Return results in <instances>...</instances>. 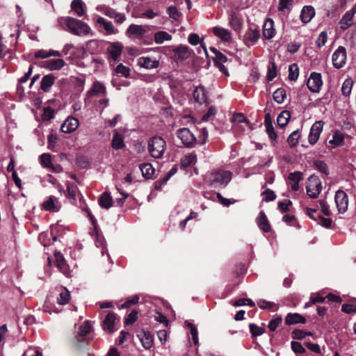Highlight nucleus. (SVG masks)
Here are the masks:
<instances>
[{
	"label": "nucleus",
	"instance_id": "nucleus-1",
	"mask_svg": "<svg viewBox=\"0 0 356 356\" xmlns=\"http://www.w3.org/2000/svg\"><path fill=\"white\" fill-rule=\"evenodd\" d=\"M57 23L60 29L78 36L87 35L91 31V29L88 24L71 17H59Z\"/></svg>",
	"mask_w": 356,
	"mask_h": 356
},
{
	"label": "nucleus",
	"instance_id": "nucleus-2",
	"mask_svg": "<svg viewBox=\"0 0 356 356\" xmlns=\"http://www.w3.org/2000/svg\"><path fill=\"white\" fill-rule=\"evenodd\" d=\"M232 174L228 170H219L206 175V184L214 188L225 187L231 181Z\"/></svg>",
	"mask_w": 356,
	"mask_h": 356
},
{
	"label": "nucleus",
	"instance_id": "nucleus-3",
	"mask_svg": "<svg viewBox=\"0 0 356 356\" xmlns=\"http://www.w3.org/2000/svg\"><path fill=\"white\" fill-rule=\"evenodd\" d=\"M147 149L152 157L161 159L166 149V143L163 138L154 136L149 140Z\"/></svg>",
	"mask_w": 356,
	"mask_h": 356
},
{
	"label": "nucleus",
	"instance_id": "nucleus-4",
	"mask_svg": "<svg viewBox=\"0 0 356 356\" xmlns=\"http://www.w3.org/2000/svg\"><path fill=\"white\" fill-rule=\"evenodd\" d=\"M322 191V184L320 179L314 175H311L307 182V194L311 198H316Z\"/></svg>",
	"mask_w": 356,
	"mask_h": 356
},
{
	"label": "nucleus",
	"instance_id": "nucleus-5",
	"mask_svg": "<svg viewBox=\"0 0 356 356\" xmlns=\"http://www.w3.org/2000/svg\"><path fill=\"white\" fill-rule=\"evenodd\" d=\"M177 136L181 140L182 144L188 148L195 147L197 143V139L188 128L178 129Z\"/></svg>",
	"mask_w": 356,
	"mask_h": 356
},
{
	"label": "nucleus",
	"instance_id": "nucleus-6",
	"mask_svg": "<svg viewBox=\"0 0 356 356\" xmlns=\"http://www.w3.org/2000/svg\"><path fill=\"white\" fill-rule=\"evenodd\" d=\"M150 26L138 25L132 24L126 31V35L128 38L141 39L145 34L150 31Z\"/></svg>",
	"mask_w": 356,
	"mask_h": 356
},
{
	"label": "nucleus",
	"instance_id": "nucleus-7",
	"mask_svg": "<svg viewBox=\"0 0 356 356\" xmlns=\"http://www.w3.org/2000/svg\"><path fill=\"white\" fill-rule=\"evenodd\" d=\"M124 47L120 42H109L106 48L108 59L114 62L120 60Z\"/></svg>",
	"mask_w": 356,
	"mask_h": 356
},
{
	"label": "nucleus",
	"instance_id": "nucleus-8",
	"mask_svg": "<svg viewBox=\"0 0 356 356\" xmlns=\"http://www.w3.org/2000/svg\"><path fill=\"white\" fill-rule=\"evenodd\" d=\"M332 64L337 69H340L346 61V50L345 47L340 46L333 53L332 56Z\"/></svg>",
	"mask_w": 356,
	"mask_h": 356
},
{
	"label": "nucleus",
	"instance_id": "nucleus-9",
	"mask_svg": "<svg viewBox=\"0 0 356 356\" xmlns=\"http://www.w3.org/2000/svg\"><path fill=\"white\" fill-rule=\"evenodd\" d=\"M323 85L321 74L312 72L307 81L308 89L312 92H319Z\"/></svg>",
	"mask_w": 356,
	"mask_h": 356
},
{
	"label": "nucleus",
	"instance_id": "nucleus-10",
	"mask_svg": "<svg viewBox=\"0 0 356 356\" xmlns=\"http://www.w3.org/2000/svg\"><path fill=\"white\" fill-rule=\"evenodd\" d=\"M334 200L338 211L341 213H345L348 207V197L346 193L342 190H338L335 193Z\"/></svg>",
	"mask_w": 356,
	"mask_h": 356
},
{
	"label": "nucleus",
	"instance_id": "nucleus-11",
	"mask_svg": "<svg viewBox=\"0 0 356 356\" xmlns=\"http://www.w3.org/2000/svg\"><path fill=\"white\" fill-rule=\"evenodd\" d=\"M323 129V122L322 121H316L311 127L308 136L309 143L314 145L319 139L320 135Z\"/></svg>",
	"mask_w": 356,
	"mask_h": 356
},
{
	"label": "nucleus",
	"instance_id": "nucleus-12",
	"mask_svg": "<svg viewBox=\"0 0 356 356\" xmlns=\"http://www.w3.org/2000/svg\"><path fill=\"white\" fill-rule=\"evenodd\" d=\"M137 64L142 68L152 70L159 66V60L150 56H141L137 59Z\"/></svg>",
	"mask_w": 356,
	"mask_h": 356
},
{
	"label": "nucleus",
	"instance_id": "nucleus-13",
	"mask_svg": "<svg viewBox=\"0 0 356 356\" xmlns=\"http://www.w3.org/2000/svg\"><path fill=\"white\" fill-rule=\"evenodd\" d=\"M96 22L102 28L104 29L106 35H114L118 33V29H116L112 24L111 22L106 20L102 17H97Z\"/></svg>",
	"mask_w": 356,
	"mask_h": 356
},
{
	"label": "nucleus",
	"instance_id": "nucleus-14",
	"mask_svg": "<svg viewBox=\"0 0 356 356\" xmlns=\"http://www.w3.org/2000/svg\"><path fill=\"white\" fill-rule=\"evenodd\" d=\"M42 207L46 211L56 212L60 209L61 204L58 198L51 195L45 201L43 202Z\"/></svg>",
	"mask_w": 356,
	"mask_h": 356
},
{
	"label": "nucleus",
	"instance_id": "nucleus-15",
	"mask_svg": "<svg viewBox=\"0 0 356 356\" xmlns=\"http://www.w3.org/2000/svg\"><path fill=\"white\" fill-rule=\"evenodd\" d=\"M79 120L74 117H68L61 125V131L63 133H72L79 127Z\"/></svg>",
	"mask_w": 356,
	"mask_h": 356
},
{
	"label": "nucleus",
	"instance_id": "nucleus-16",
	"mask_svg": "<svg viewBox=\"0 0 356 356\" xmlns=\"http://www.w3.org/2000/svg\"><path fill=\"white\" fill-rule=\"evenodd\" d=\"M106 92V89L105 86L98 81H96L93 83L91 88L87 92V96L88 97L93 96H100L104 95Z\"/></svg>",
	"mask_w": 356,
	"mask_h": 356
},
{
	"label": "nucleus",
	"instance_id": "nucleus-17",
	"mask_svg": "<svg viewBox=\"0 0 356 356\" xmlns=\"http://www.w3.org/2000/svg\"><path fill=\"white\" fill-rule=\"evenodd\" d=\"M356 6L351 10L347 11L339 22L340 28L342 30H346L350 27L353 24V18L355 13Z\"/></svg>",
	"mask_w": 356,
	"mask_h": 356
},
{
	"label": "nucleus",
	"instance_id": "nucleus-18",
	"mask_svg": "<svg viewBox=\"0 0 356 356\" xmlns=\"http://www.w3.org/2000/svg\"><path fill=\"white\" fill-rule=\"evenodd\" d=\"M213 33L224 42H229L232 39L231 32L225 28L215 26L212 29Z\"/></svg>",
	"mask_w": 356,
	"mask_h": 356
},
{
	"label": "nucleus",
	"instance_id": "nucleus-19",
	"mask_svg": "<svg viewBox=\"0 0 356 356\" xmlns=\"http://www.w3.org/2000/svg\"><path fill=\"white\" fill-rule=\"evenodd\" d=\"M314 15V8L312 6H305L301 10L300 19L304 24H307L312 19Z\"/></svg>",
	"mask_w": 356,
	"mask_h": 356
},
{
	"label": "nucleus",
	"instance_id": "nucleus-20",
	"mask_svg": "<svg viewBox=\"0 0 356 356\" xmlns=\"http://www.w3.org/2000/svg\"><path fill=\"white\" fill-rule=\"evenodd\" d=\"M138 337L140 338V341L144 348L148 350L150 349L153 345L154 336L148 331H144Z\"/></svg>",
	"mask_w": 356,
	"mask_h": 356
},
{
	"label": "nucleus",
	"instance_id": "nucleus-21",
	"mask_svg": "<svg viewBox=\"0 0 356 356\" xmlns=\"http://www.w3.org/2000/svg\"><path fill=\"white\" fill-rule=\"evenodd\" d=\"M274 22L272 19H267L264 24L263 35L266 39H271L275 36Z\"/></svg>",
	"mask_w": 356,
	"mask_h": 356
},
{
	"label": "nucleus",
	"instance_id": "nucleus-22",
	"mask_svg": "<svg viewBox=\"0 0 356 356\" xmlns=\"http://www.w3.org/2000/svg\"><path fill=\"white\" fill-rule=\"evenodd\" d=\"M264 124L266 127V131L271 140L275 141L277 139V134L274 129L272 120L269 113L266 114L264 120Z\"/></svg>",
	"mask_w": 356,
	"mask_h": 356
},
{
	"label": "nucleus",
	"instance_id": "nucleus-23",
	"mask_svg": "<svg viewBox=\"0 0 356 356\" xmlns=\"http://www.w3.org/2000/svg\"><path fill=\"white\" fill-rule=\"evenodd\" d=\"M63 59L56 58L50 59L45 62L44 67L50 71L59 70L65 65Z\"/></svg>",
	"mask_w": 356,
	"mask_h": 356
},
{
	"label": "nucleus",
	"instance_id": "nucleus-24",
	"mask_svg": "<svg viewBox=\"0 0 356 356\" xmlns=\"http://www.w3.org/2000/svg\"><path fill=\"white\" fill-rule=\"evenodd\" d=\"M51 56L60 57V56H61V53L59 51L53 50V49H49V50L39 49V50L36 51L34 54V57L35 58L44 59V58H49Z\"/></svg>",
	"mask_w": 356,
	"mask_h": 356
},
{
	"label": "nucleus",
	"instance_id": "nucleus-25",
	"mask_svg": "<svg viewBox=\"0 0 356 356\" xmlns=\"http://www.w3.org/2000/svg\"><path fill=\"white\" fill-rule=\"evenodd\" d=\"M229 24L236 31H240L241 29V19L234 11H231L229 15Z\"/></svg>",
	"mask_w": 356,
	"mask_h": 356
},
{
	"label": "nucleus",
	"instance_id": "nucleus-26",
	"mask_svg": "<svg viewBox=\"0 0 356 356\" xmlns=\"http://www.w3.org/2000/svg\"><path fill=\"white\" fill-rule=\"evenodd\" d=\"M193 97L196 102L202 104L207 102V95L203 86H197L193 91Z\"/></svg>",
	"mask_w": 356,
	"mask_h": 356
},
{
	"label": "nucleus",
	"instance_id": "nucleus-27",
	"mask_svg": "<svg viewBox=\"0 0 356 356\" xmlns=\"http://www.w3.org/2000/svg\"><path fill=\"white\" fill-rule=\"evenodd\" d=\"M174 51L177 58L181 60L188 58L191 55V51L185 45H179Z\"/></svg>",
	"mask_w": 356,
	"mask_h": 356
},
{
	"label": "nucleus",
	"instance_id": "nucleus-28",
	"mask_svg": "<svg viewBox=\"0 0 356 356\" xmlns=\"http://www.w3.org/2000/svg\"><path fill=\"white\" fill-rule=\"evenodd\" d=\"M98 203L102 209H108L111 208L113 205V199L110 193L108 192L103 193L98 200Z\"/></svg>",
	"mask_w": 356,
	"mask_h": 356
},
{
	"label": "nucleus",
	"instance_id": "nucleus-29",
	"mask_svg": "<svg viewBox=\"0 0 356 356\" xmlns=\"http://www.w3.org/2000/svg\"><path fill=\"white\" fill-rule=\"evenodd\" d=\"M257 222L259 227L264 232H268L270 230V225L264 211H260L257 218Z\"/></svg>",
	"mask_w": 356,
	"mask_h": 356
},
{
	"label": "nucleus",
	"instance_id": "nucleus-30",
	"mask_svg": "<svg viewBox=\"0 0 356 356\" xmlns=\"http://www.w3.org/2000/svg\"><path fill=\"white\" fill-rule=\"evenodd\" d=\"M305 318L298 313L288 314L285 318L286 325L305 323Z\"/></svg>",
	"mask_w": 356,
	"mask_h": 356
},
{
	"label": "nucleus",
	"instance_id": "nucleus-31",
	"mask_svg": "<svg viewBox=\"0 0 356 356\" xmlns=\"http://www.w3.org/2000/svg\"><path fill=\"white\" fill-rule=\"evenodd\" d=\"M55 77L52 74L45 75L42 78L40 88L44 92H49L54 83Z\"/></svg>",
	"mask_w": 356,
	"mask_h": 356
},
{
	"label": "nucleus",
	"instance_id": "nucleus-32",
	"mask_svg": "<svg viewBox=\"0 0 356 356\" xmlns=\"http://www.w3.org/2000/svg\"><path fill=\"white\" fill-rule=\"evenodd\" d=\"M71 8L79 17H82L86 13V4L82 0H73L71 3Z\"/></svg>",
	"mask_w": 356,
	"mask_h": 356
},
{
	"label": "nucleus",
	"instance_id": "nucleus-33",
	"mask_svg": "<svg viewBox=\"0 0 356 356\" xmlns=\"http://www.w3.org/2000/svg\"><path fill=\"white\" fill-rule=\"evenodd\" d=\"M116 320L115 314L113 313H109L106 315L104 322L103 327L104 330H108L109 332H113V325Z\"/></svg>",
	"mask_w": 356,
	"mask_h": 356
},
{
	"label": "nucleus",
	"instance_id": "nucleus-34",
	"mask_svg": "<svg viewBox=\"0 0 356 356\" xmlns=\"http://www.w3.org/2000/svg\"><path fill=\"white\" fill-rule=\"evenodd\" d=\"M260 38V33L257 29H250L245 35L246 42L254 44Z\"/></svg>",
	"mask_w": 356,
	"mask_h": 356
},
{
	"label": "nucleus",
	"instance_id": "nucleus-35",
	"mask_svg": "<svg viewBox=\"0 0 356 356\" xmlns=\"http://www.w3.org/2000/svg\"><path fill=\"white\" fill-rule=\"evenodd\" d=\"M70 299V293L65 287H61L59 291V296L57 298V302L59 305H66Z\"/></svg>",
	"mask_w": 356,
	"mask_h": 356
},
{
	"label": "nucleus",
	"instance_id": "nucleus-36",
	"mask_svg": "<svg viewBox=\"0 0 356 356\" xmlns=\"http://www.w3.org/2000/svg\"><path fill=\"white\" fill-rule=\"evenodd\" d=\"M139 168L143 174V176L147 179L151 178L155 171L152 165L149 163H142L140 165Z\"/></svg>",
	"mask_w": 356,
	"mask_h": 356
},
{
	"label": "nucleus",
	"instance_id": "nucleus-37",
	"mask_svg": "<svg viewBox=\"0 0 356 356\" xmlns=\"http://www.w3.org/2000/svg\"><path fill=\"white\" fill-rule=\"evenodd\" d=\"M172 40V35L164 31H158L154 35L155 42L158 44L163 43L165 41Z\"/></svg>",
	"mask_w": 356,
	"mask_h": 356
},
{
	"label": "nucleus",
	"instance_id": "nucleus-38",
	"mask_svg": "<svg viewBox=\"0 0 356 356\" xmlns=\"http://www.w3.org/2000/svg\"><path fill=\"white\" fill-rule=\"evenodd\" d=\"M290 118V112L288 111H283L277 118V124L282 128L284 127L288 124Z\"/></svg>",
	"mask_w": 356,
	"mask_h": 356
},
{
	"label": "nucleus",
	"instance_id": "nucleus-39",
	"mask_svg": "<svg viewBox=\"0 0 356 356\" xmlns=\"http://www.w3.org/2000/svg\"><path fill=\"white\" fill-rule=\"evenodd\" d=\"M197 161V156L194 153H191L183 156L181 159V165L186 168L195 164Z\"/></svg>",
	"mask_w": 356,
	"mask_h": 356
},
{
	"label": "nucleus",
	"instance_id": "nucleus-40",
	"mask_svg": "<svg viewBox=\"0 0 356 356\" xmlns=\"http://www.w3.org/2000/svg\"><path fill=\"white\" fill-rule=\"evenodd\" d=\"M257 305L262 309H270L272 311L277 310L278 307L273 302L267 301L266 300H259Z\"/></svg>",
	"mask_w": 356,
	"mask_h": 356
},
{
	"label": "nucleus",
	"instance_id": "nucleus-41",
	"mask_svg": "<svg viewBox=\"0 0 356 356\" xmlns=\"http://www.w3.org/2000/svg\"><path fill=\"white\" fill-rule=\"evenodd\" d=\"M124 145V138L122 136L118 133H115L112 140V147L115 149H120Z\"/></svg>",
	"mask_w": 356,
	"mask_h": 356
},
{
	"label": "nucleus",
	"instance_id": "nucleus-42",
	"mask_svg": "<svg viewBox=\"0 0 356 356\" xmlns=\"http://www.w3.org/2000/svg\"><path fill=\"white\" fill-rule=\"evenodd\" d=\"M273 99L277 104H282L286 97V90L280 88L273 92Z\"/></svg>",
	"mask_w": 356,
	"mask_h": 356
},
{
	"label": "nucleus",
	"instance_id": "nucleus-43",
	"mask_svg": "<svg viewBox=\"0 0 356 356\" xmlns=\"http://www.w3.org/2000/svg\"><path fill=\"white\" fill-rule=\"evenodd\" d=\"M67 196L72 200V203L75 204L76 202L78 192L76 186L70 184L69 182L66 183Z\"/></svg>",
	"mask_w": 356,
	"mask_h": 356
},
{
	"label": "nucleus",
	"instance_id": "nucleus-44",
	"mask_svg": "<svg viewBox=\"0 0 356 356\" xmlns=\"http://www.w3.org/2000/svg\"><path fill=\"white\" fill-rule=\"evenodd\" d=\"M343 142V136L339 131H337L334 133L332 138L330 140V143L333 145V147L340 146Z\"/></svg>",
	"mask_w": 356,
	"mask_h": 356
},
{
	"label": "nucleus",
	"instance_id": "nucleus-45",
	"mask_svg": "<svg viewBox=\"0 0 356 356\" xmlns=\"http://www.w3.org/2000/svg\"><path fill=\"white\" fill-rule=\"evenodd\" d=\"M353 84V81L351 79H347L343 81L341 87L343 95L348 97L350 94Z\"/></svg>",
	"mask_w": 356,
	"mask_h": 356
},
{
	"label": "nucleus",
	"instance_id": "nucleus-46",
	"mask_svg": "<svg viewBox=\"0 0 356 356\" xmlns=\"http://www.w3.org/2000/svg\"><path fill=\"white\" fill-rule=\"evenodd\" d=\"M293 0H279L278 10L281 12L289 11L292 6Z\"/></svg>",
	"mask_w": 356,
	"mask_h": 356
},
{
	"label": "nucleus",
	"instance_id": "nucleus-47",
	"mask_svg": "<svg viewBox=\"0 0 356 356\" xmlns=\"http://www.w3.org/2000/svg\"><path fill=\"white\" fill-rule=\"evenodd\" d=\"M55 258L56 266L60 270L65 271L66 270V262L63 254L60 252H56L55 254Z\"/></svg>",
	"mask_w": 356,
	"mask_h": 356
},
{
	"label": "nucleus",
	"instance_id": "nucleus-48",
	"mask_svg": "<svg viewBox=\"0 0 356 356\" xmlns=\"http://www.w3.org/2000/svg\"><path fill=\"white\" fill-rule=\"evenodd\" d=\"M300 136L298 130L293 131L287 138V143L291 147H295L298 143Z\"/></svg>",
	"mask_w": 356,
	"mask_h": 356
},
{
	"label": "nucleus",
	"instance_id": "nucleus-49",
	"mask_svg": "<svg viewBox=\"0 0 356 356\" xmlns=\"http://www.w3.org/2000/svg\"><path fill=\"white\" fill-rule=\"evenodd\" d=\"M299 75L298 67L296 64H293L289 68V79L291 81H296Z\"/></svg>",
	"mask_w": 356,
	"mask_h": 356
},
{
	"label": "nucleus",
	"instance_id": "nucleus-50",
	"mask_svg": "<svg viewBox=\"0 0 356 356\" xmlns=\"http://www.w3.org/2000/svg\"><path fill=\"white\" fill-rule=\"evenodd\" d=\"M327 40V33L326 31H322L316 40V45L318 48L323 47Z\"/></svg>",
	"mask_w": 356,
	"mask_h": 356
},
{
	"label": "nucleus",
	"instance_id": "nucleus-51",
	"mask_svg": "<svg viewBox=\"0 0 356 356\" xmlns=\"http://www.w3.org/2000/svg\"><path fill=\"white\" fill-rule=\"evenodd\" d=\"M277 76L276 65L274 63H272L268 67L267 80L271 81Z\"/></svg>",
	"mask_w": 356,
	"mask_h": 356
},
{
	"label": "nucleus",
	"instance_id": "nucleus-52",
	"mask_svg": "<svg viewBox=\"0 0 356 356\" xmlns=\"http://www.w3.org/2000/svg\"><path fill=\"white\" fill-rule=\"evenodd\" d=\"M282 318L280 316H277L275 318H273L270 320V321L268 323V328L270 331L273 332L275 331L277 327L280 325V324L282 323Z\"/></svg>",
	"mask_w": 356,
	"mask_h": 356
},
{
	"label": "nucleus",
	"instance_id": "nucleus-53",
	"mask_svg": "<svg viewBox=\"0 0 356 356\" xmlns=\"http://www.w3.org/2000/svg\"><path fill=\"white\" fill-rule=\"evenodd\" d=\"M117 74H120L124 77H129L130 75V69L122 64L118 65L115 68Z\"/></svg>",
	"mask_w": 356,
	"mask_h": 356
},
{
	"label": "nucleus",
	"instance_id": "nucleus-54",
	"mask_svg": "<svg viewBox=\"0 0 356 356\" xmlns=\"http://www.w3.org/2000/svg\"><path fill=\"white\" fill-rule=\"evenodd\" d=\"M91 326L90 323L88 321H86L83 323V324L79 327V333L81 336H86L90 332Z\"/></svg>",
	"mask_w": 356,
	"mask_h": 356
},
{
	"label": "nucleus",
	"instance_id": "nucleus-55",
	"mask_svg": "<svg viewBox=\"0 0 356 356\" xmlns=\"http://www.w3.org/2000/svg\"><path fill=\"white\" fill-rule=\"evenodd\" d=\"M315 167L322 173L327 175H328V168L327 164L322 161H316L314 162Z\"/></svg>",
	"mask_w": 356,
	"mask_h": 356
},
{
	"label": "nucleus",
	"instance_id": "nucleus-56",
	"mask_svg": "<svg viewBox=\"0 0 356 356\" xmlns=\"http://www.w3.org/2000/svg\"><path fill=\"white\" fill-rule=\"evenodd\" d=\"M249 327L252 334L254 337L260 336L264 333V329L255 324H250Z\"/></svg>",
	"mask_w": 356,
	"mask_h": 356
},
{
	"label": "nucleus",
	"instance_id": "nucleus-57",
	"mask_svg": "<svg viewBox=\"0 0 356 356\" xmlns=\"http://www.w3.org/2000/svg\"><path fill=\"white\" fill-rule=\"evenodd\" d=\"M346 38L352 47H356V30L348 31L346 35Z\"/></svg>",
	"mask_w": 356,
	"mask_h": 356
},
{
	"label": "nucleus",
	"instance_id": "nucleus-58",
	"mask_svg": "<svg viewBox=\"0 0 356 356\" xmlns=\"http://www.w3.org/2000/svg\"><path fill=\"white\" fill-rule=\"evenodd\" d=\"M234 305L236 307H241V306H243V305H248L250 307H254L255 305V304L251 299L241 298L235 302Z\"/></svg>",
	"mask_w": 356,
	"mask_h": 356
},
{
	"label": "nucleus",
	"instance_id": "nucleus-59",
	"mask_svg": "<svg viewBox=\"0 0 356 356\" xmlns=\"http://www.w3.org/2000/svg\"><path fill=\"white\" fill-rule=\"evenodd\" d=\"M54 116V111L50 107L44 108L42 118L44 120H50Z\"/></svg>",
	"mask_w": 356,
	"mask_h": 356
},
{
	"label": "nucleus",
	"instance_id": "nucleus-60",
	"mask_svg": "<svg viewBox=\"0 0 356 356\" xmlns=\"http://www.w3.org/2000/svg\"><path fill=\"white\" fill-rule=\"evenodd\" d=\"M302 179V175L300 172H291L288 176L289 182H300Z\"/></svg>",
	"mask_w": 356,
	"mask_h": 356
},
{
	"label": "nucleus",
	"instance_id": "nucleus-61",
	"mask_svg": "<svg viewBox=\"0 0 356 356\" xmlns=\"http://www.w3.org/2000/svg\"><path fill=\"white\" fill-rule=\"evenodd\" d=\"M291 205V202L289 200H284V201L278 202V209L282 212L284 213L289 209V206Z\"/></svg>",
	"mask_w": 356,
	"mask_h": 356
},
{
	"label": "nucleus",
	"instance_id": "nucleus-62",
	"mask_svg": "<svg viewBox=\"0 0 356 356\" xmlns=\"http://www.w3.org/2000/svg\"><path fill=\"white\" fill-rule=\"evenodd\" d=\"M291 348L296 353H303L305 352V349L302 345L297 341L291 342Z\"/></svg>",
	"mask_w": 356,
	"mask_h": 356
},
{
	"label": "nucleus",
	"instance_id": "nucleus-63",
	"mask_svg": "<svg viewBox=\"0 0 356 356\" xmlns=\"http://www.w3.org/2000/svg\"><path fill=\"white\" fill-rule=\"evenodd\" d=\"M262 195H264V199L266 202L273 201L276 198V195L275 193L270 189H267L265 191L262 193Z\"/></svg>",
	"mask_w": 356,
	"mask_h": 356
},
{
	"label": "nucleus",
	"instance_id": "nucleus-64",
	"mask_svg": "<svg viewBox=\"0 0 356 356\" xmlns=\"http://www.w3.org/2000/svg\"><path fill=\"white\" fill-rule=\"evenodd\" d=\"M23 356H42V354L37 348H30L24 353Z\"/></svg>",
	"mask_w": 356,
	"mask_h": 356
}]
</instances>
